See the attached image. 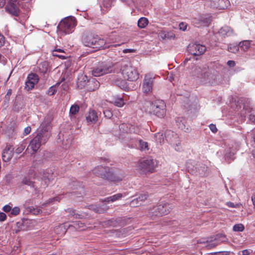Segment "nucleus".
I'll list each match as a JSON object with an SVG mask.
<instances>
[{"instance_id":"1","label":"nucleus","mask_w":255,"mask_h":255,"mask_svg":"<svg viewBox=\"0 0 255 255\" xmlns=\"http://www.w3.org/2000/svg\"><path fill=\"white\" fill-rule=\"evenodd\" d=\"M50 119L45 117L37 129L35 136L31 140L27 150H31L30 154H34L40 147L44 144L50 136Z\"/></svg>"},{"instance_id":"2","label":"nucleus","mask_w":255,"mask_h":255,"mask_svg":"<svg viewBox=\"0 0 255 255\" xmlns=\"http://www.w3.org/2000/svg\"><path fill=\"white\" fill-rule=\"evenodd\" d=\"M51 179L52 175L51 174L44 172L42 175L34 181L31 180L27 176L24 177L21 180V183L30 186L33 189L32 191V194L38 196L42 193L43 189L48 186Z\"/></svg>"},{"instance_id":"3","label":"nucleus","mask_w":255,"mask_h":255,"mask_svg":"<svg viewBox=\"0 0 255 255\" xmlns=\"http://www.w3.org/2000/svg\"><path fill=\"white\" fill-rule=\"evenodd\" d=\"M192 74L193 76H196L203 84H216L218 83L220 79V75L217 71L205 66H195Z\"/></svg>"},{"instance_id":"4","label":"nucleus","mask_w":255,"mask_h":255,"mask_svg":"<svg viewBox=\"0 0 255 255\" xmlns=\"http://www.w3.org/2000/svg\"><path fill=\"white\" fill-rule=\"evenodd\" d=\"M82 42L86 46L98 49H105L111 46L104 39L90 33H86L83 36Z\"/></svg>"},{"instance_id":"5","label":"nucleus","mask_w":255,"mask_h":255,"mask_svg":"<svg viewBox=\"0 0 255 255\" xmlns=\"http://www.w3.org/2000/svg\"><path fill=\"white\" fill-rule=\"evenodd\" d=\"M166 108L165 102L158 99L147 103L145 111L150 115L162 118L166 115Z\"/></svg>"},{"instance_id":"6","label":"nucleus","mask_w":255,"mask_h":255,"mask_svg":"<svg viewBox=\"0 0 255 255\" xmlns=\"http://www.w3.org/2000/svg\"><path fill=\"white\" fill-rule=\"evenodd\" d=\"M76 25V20L74 17H67L60 21L57 26V29L60 32L65 35L72 33L74 31Z\"/></svg>"},{"instance_id":"7","label":"nucleus","mask_w":255,"mask_h":255,"mask_svg":"<svg viewBox=\"0 0 255 255\" xmlns=\"http://www.w3.org/2000/svg\"><path fill=\"white\" fill-rule=\"evenodd\" d=\"M155 165L156 161L153 159H142L138 162L136 169L144 174L152 173L154 170Z\"/></svg>"},{"instance_id":"8","label":"nucleus","mask_w":255,"mask_h":255,"mask_svg":"<svg viewBox=\"0 0 255 255\" xmlns=\"http://www.w3.org/2000/svg\"><path fill=\"white\" fill-rule=\"evenodd\" d=\"M172 209V206L167 203H161L153 207L149 213L152 216H163L169 213Z\"/></svg>"},{"instance_id":"9","label":"nucleus","mask_w":255,"mask_h":255,"mask_svg":"<svg viewBox=\"0 0 255 255\" xmlns=\"http://www.w3.org/2000/svg\"><path fill=\"white\" fill-rule=\"evenodd\" d=\"M113 65L107 63H102L92 70V75L95 77L101 76L112 72Z\"/></svg>"},{"instance_id":"10","label":"nucleus","mask_w":255,"mask_h":255,"mask_svg":"<svg viewBox=\"0 0 255 255\" xmlns=\"http://www.w3.org/2000/svg\"><path fill=\"white\" fill-rule=\"evenodd\" d=\"M122 74L125 79L130 81H134L138 78V73L132 67L126 66L122 70Z\"/></svg>"},{"instance_id":"11","label":"nucleus","mask_w":255,"mask_h":255,"mask_svg":"<svg viewBox=\"0 0 255 255\" xmlns=\"http://www.w3.org/2000/svg\"><path fill=\"white\" fill-rule=\"evenodd\" d=\"M154 82V77L150 75H146L142 83V91L144 93H149L151 92Z\"/></svg>"},{"instance_id":"12","label":"nucleus","mask_w":255,"mask_h":255,"mask_svg":"<svg viewBox=\"0 0 255 255\" xmlns=\"http://www.w3.org/2000/svg\"><path fill=\"white\" fill-rule=\"evenodd\" d=\"M188 51L193 55H200L203 54L206 51V47L200 44L194 43L189 44Z\"/></svg>"},{"instance_id":"13","label":"nucleus","mask_w":255,"mask_h":255,"mask_svg":"<svg viewBox=\"0 0 255 255\" xmlns=\"http://www.w3.org/2000/svg\"><path fill=\"white\" fill-rule=\"evenodd\" d=\"M93 171L96 176L107 180L110 173L111 169L108 167L98 166L95 167Z\"/></svg>"},{"instance_id":"14","label":"nucleus","mask_w":255,"mask_h":255,"mask_svg":"<svg viewBox=\"0 0 255 255\" xmlns=\"http://www.w3.org/2000/svg\"><path fill=\"white\" fill-rule=\"evenodd\" d=\"M38 80L37 75L33 73L29 74L25 82V89L27 91L32 89L34 85L38 82Z\"/></svg>"},{"instance_id":"15","label":"nucleus","mask_w":255,"mask_h":255,"mask_svg":"<svg viewBox=\"0 0 255 255\" xmlns=\"http://www.w3.org/2000/svg\"><path fill=\"white\" fill-rule=\"evenodd\" d=\"M239 145L237 143H234L232 145V147H229L226 149L225 158V160L230 162V161L234 160L235 158V154L238 150Z\"/></svg>"},{"instance_id":"16","label":"nucleus","mask_w":255,"mask_h":255,"mask_svg":"<svg viewBox=\"0 0 255 255\" xmlns=\"http://www.w3.org/2000/svg\"><path fill=\"white\" fill-rule=\"evenodd\" d=\"M5 10L14 16H18L19 13V9L16 3V1H11L7 3L5 7Z\"/></svg>"},{"instance_id":"17","label":"nucleus","mask_w":255,"mask_h":255,"mask_svg":"<svg viewBox=\"0 0 255 255\" xmlns=\"http://www.w3.org/2000/svg\"><path fill=\"white\" fill-rule=\"evenodd\" d=\"M211 6L220 9H225L230 5L229 0H210Z\"/></svg>"},{"instance_id":"18","label":"nucleus","mask_w":255,"mask_h":255,"mask_svg":"<svg viewBox=\"0 0 255 255\" xmlns=\"http://www.w3.org/2000/svg\"><path fill=\"white\" fill-rule=\"evenodd\" d=\"M123 178L124 174L121 173L120 172H114L112 170H111L110 173L109 174L107 180L114 182H118L122 181Z\"/></svg>"},{"instance_id":"19","label":"nucleus","mask_w":255,"mask_h":255,"mask_svg":"<svg viewBox=\"0 0 255 255\" xmlns=\"http://www.w3.org/2000/svg\"><path fill=\"white\" fill-rule=\"evenodd\" d=\"M219 35L223 38L232 36L234 34L233 29L230 26L225 25L221 27L219 31Z\"/></svg>"},{"instance_id":"20","label":"nucleus","mask_w":255,"mask_h":255,"mask_svg":"<svg viewBox=\"0 0 255 255\" xmlns=\"http://www.w3.org/2000/svg\"><path fill=\"white\" fill-rule=\"evenodd\" d=\"M62 136L63 139L62 140V144L63 147L67 149L69 148L72 144L73 141V136L68 133L63 134Z\"/></svg>"},{"instance_id":"21","label":"nucleus","mask_w":255,"mask_h":255,"mask_svg":"<svg viewBox=\"0 0 255 255\" xmlns=\"http://www.w3.org/2000/svg\"><path fill=\"white\" fill-rule=\"evenodd\" d=\"M13 156V148L11 146H6L3 150L2 157L4 162L8 161Z\"/></svg>"},{"instance_id":"22","label":"nucleus","mask_w":255,"mask_h":255,"mask_svg":"<svg viewBox=\"0 0 255 255\" xmlns=\"http://www.w3.org/2000/svg\"><path fill=\"white\" fill-rule=\"evenodd\" d=\"M165 137L166 140L171 144H177L178 136L177 134L172 131H167L165 133Z\"/></svg>"},{"instance_id":"23","label":"nucleus","mask_w":255,"mask_h":255,"mask_svg":"<svg viewBox=\"0 0 255 255\" xmlns=\"http://www.w3.org/2000/svg\"><path fill=\"white\" fill-rule=\"evenodd\" d=\"M242 114L244 117H248L249 120L255 123V111L252 109H246L245 107L243 109V112Z\"/></svg>"},{"instance_id":"24","label":"nucleus","mask_w":255,"mask_h":255,"mask_svg":"<svg viewBox=\"0 0 255 255\" xmlns=\"http://www.w3.org/2000/svg\"><path fill=\"white\" fill-rule=\"evenodd\" d=\"M87 82H89V81L86 75L83 74H80L78 75L77 82L78 88L82 89L87 85Z\"/></svg>"},{"instance_id":"25","label":"nucleus","mask_w":255,"mask_h":255,"mask_svg":"<svg viewBox=\"0 0 255 255\" xmlns=\"http://www.w3.org/2000/svg\"><path fill=\"white\" fill-rule=\"evenodd\" d=\"M86 120L88 123H96L98 120L97 113L94 110H90L86 116Z\"/></svg>"},{"instance_id":"26","label":"nucleus","mask_w":255,"mask_h":255,"mask_svg":"<svg viewBox=\"0 0 255 255\" xmlns=\"http://www.w3.org/2000/svg\"><path fill=\"white\" fill-rule=\"evenodd\" d=\"M239 48L245 52L248 51L251 47V41L244 40L239 43Z\"/></svg>"},{"instance_id":"27","label":"nucleus","mask_w":255,"mask_h":255,"mask_svg":"<svg viewBox=\"0 0 255 255\" xmlns=\"http://www.w3.org/2000/svg\"><path fill=\"white\" fill-rule=\"evenodd\" d=\"M88 90L90 91H95L99 88L100 83L95 79L89 81Z\"/></svg>"},{"instance_id":"28","label":"nucleus","mask_w":255,"mask_h":255,"mask_svg":"<svg viewBox=\"0 0 255 255\" xmlns=\"http://www.w3.org/2000/svg\"><path fill=\"white\" fill-rule=\"evenodd\" d=\"M195 24L198 25L197 26H207L208 24V21L207 19H204L202 17H199V18H195L194 20Z\"/></svg>"},{"instance_id":"29","label":"nucleus","mask_w":255,"mask_h":255,"mask_svg":"<svg viewBox=\"0 0 255 255\" xmlns=\"http://www.w3.org/2000/svg\"><path fill=\"white\" fill-rule=\"evenodd\" d=\"M38 67L40 72L45 74L48 71L49 65L47 62L44 61L40 63Z\"/></svg>"},{"instance_id":"30","label":"nucleus","mask_w":255,"mask_h":255,"mask_svg":"<svg viewBox=\"0 0 255 255\" xmlns=\"http://www.w3.org/2000/svg\"><path fill=\"white\" fill-rule=\"evenodd\" d=\"M184 120H182L181 118H178L176 120L177 125L178 126V128H180L181 130H184L185 132H187L189 130L188 128H186L185 125L183 122Z\"/></svg>"},{"instance_id":"31","label":"nucleus","mask_w":255,"mask_h":255,"mask_svg":"<svg viewBox=\"0 0 255 255\" xmlns=\"http://www.w3.org/2000/svg\"><path fill=\"white\" fill-rule=\"evenodd\" d=\"M71 226L74 227L75 229L79 230H84L85 227L84 224L79 221L73 222Z\"/></svg>"},{"instance_id":"32","label":"nucleus","mask_w":255,"mask_h":255,"mask_svg":"<svg viewBox=\"0 0 255 255\" xmlns=\"http://www.w3.org/2000/svg\"><path fill=\"white\" fill-rule=\"evenodd\" d=\"M114 84L118 86V87L123 88L125 87V82L121 78H117L113 80Z\"/></svg>"},{"instance_id":"33","label":"nucleus","mask_w":255,"mask_h":255,"mask_svg":"<svg viewBox=\"0 0 255 255\" xmlns=\"http://www.w3.org/2000/svg\"><path fill=\"white\" fill-rule=\"evenodd\" d=\"M148 24V20L145 17H141L138 21L137 24L139 27L143 28Z\"/></svg>"},{"instance_id":"34","label":"nucleus","mask_w":255,"mask_h":255,"mask_svg":"<svg viewBox=\"0 0 255 255\" xmlns=\"http://www.w3.org/2000/svg\"><path fill=\"white\" fill-rule=\"evenodd\" d=\"M239 45H235V44H230L228 46V50L232 53H236L239 50Z\"/></svg>"},{"instance_id":"35","label":"nucleus","mask_w":255,"mask_h":255,"mask_svg":"<svg viewBox=\"0 0 255 255\" xmlns=\"http://www.w3.org/2000/svg\"><path fill=\"white\" fill-rule=\"evenodd\" d=\"M155 140L157 142L161 144L164 141V136L162 133H156L154 135Z\"/></svg>"},{"instance_id":"36","label":"nucleus","mask_w":255,"mask_h":255,"mask_svg":"<svg viewBox=\"0 0 255 255\" xmlns=\"http://www.w3.org/2000/svg\"><path fill=\"white\" fill-rule=\"evenodd\" d=\"M113 103L116 106L118 107H122L125 104L124 100L122 98H116L115 99V100L113 101Z\"/></svg>"},{"instance_id":"37","label":"nucleus","mask_w":255,"mask_h":255,"mask_svg":"<svg viewBox=\"0 0 255 255\" xmlns=\"http://www.w3.org/2000/svg\"><path fill=\"white\" fill-rule=\"evenodd\" d=\"M89 207H90V209L91 210L94 211L96 213H102L104 212V211H105V210L103 209H102L101 207L98 206L97 205H92L90 206Z\"/></svg>"},{"instance_id":"38","label":"nucleus","mask_w":255,"mask_h":255,"mask_svg":"<svg viewBox=\"0 0 255 255\" xmlns=\"http://www.w3.org/2000/svg\"><path fill=\"white\" fill-rule=\"evenodd\" d=\"M12 94V90L11 89H9L8 91L7 92L5 96L4 99V105L6 107H7L8 102L10 100V97Z\"/></svg>"},{"instance_id":"39","label":"nucleus","mask_w":255,"mask_h":255,"mask_svg":"<svg viewBox=\"0 0 255 255\" xmlns=\"http://www.w3.org/2000/svg\"><path fill=\"white\" fill-rule=\"evenodd\" d=\"M139 148L141 150H148V143L141 140L138 141Z\"/></svg>"},{"instance_id":"40","label":"nucleus","mask_w":255,"mask_h":255,"mask_svg":"<svg viewBox=\"0 0 255 255\" xmlns=\"http://www.w3.org/2000/svg\"><path fill=\"white\" fill-rule=\"evenodd\" d=\"M79 110V107L77 105H72L70 109V114L71 115H76Z\"/></svg>"},{"instance_id":"41","label":"nucleus","mask_w":255,"mask_h":255,"mask_svg":"<svg viewBox=\"0 0 255 255\" xmlns=\"http://www.w3.org/2000/svg\"><path fill=\"white\" fill-rule=\"evenodd\" d=\"M244 230V226L242 224H236L233 227V230L235 232H242Z\"/></svg>"},{"instance_id":"42","label":"nucleus","mask_w":255,"mask_h":255,"mask_svg":"<svg viewBox=\"0 0 255 255\" xmlns=\"http://www.w3.org/2000/svg\"><path fill=\"white\" fill-rule=\"evenodd\" d=\"M141 204L138 200V198L133 199L129 203V205L131 207H137Z\"/></svg>"},{"instance_id":"43","label":"nucleus","mask_w":255,"mask_h":255,"mask_svg":"<svg viewBox=\"0 0 255 255\" xmlns=\"http://www.w3.org/2000/svg\"><path fill=\"white\" fill-rule=\"evenodd\" d=\"M104 7L108 9L112 7L113 4L112 0H104L102 3Z\"/></svg>"},{"instance_id":"44","label":"nucleus","mask_w":255,"mask_h":255,"mask_svg":"<svg viewBox=\"0 0 255 255\" xmlns=\"http://www.w3.org/2000/svg\"><path fill=\"white\" fill-rule=\"evenodd\" d=\"M123 197V195L121 193H118L115 195H114L112 196H110V199L111 202H113L118 200H119L121 198Z\"/></svg>"},{"instance_id":"45","label":"nucleus","mask_w":255,"mask_h":255,"mask_svg":"<svg viewBox=\"0 0 255 255\" xmlns=\"http://www.w3.org/2000/svg\"><path fill=\"white\" fill-rule=\"evenodd\" d=\"M159 36L162 38V39H165V38H171V37H173V38L175 37V35H169V33H166L165 32H161V33H159Z\"/></svg>"},{"instance_id":"46","label":"nucleus","mask_w":255,"mask_h":255,"mask_svg":"<svg viewBox=\"0 0 255 255\" xmlns=\"http://www.w3.org/2000/svg\"><path fill=\"white\" fill-rule=\"evenodd\" d=\"M20 212V208L18 207H14L10 211V214L12 216H16Z\"/></svg>"},{"instance_id":"47","label":"nucleus","mask_w":255,"mask_h":255,"mask_svg":"<svg viewBox=\"0 0 255 255\" xmlns=\"http://www.w3.org/2000/svg\"><path fill=\"white\" fill-rule=\"evenodd\" d=\"M207 167L205 165H203V166L201 167V169L198 168L199 174L201 176L205 175V171L207 170Z\"/></svg>"},{"instance_id":"48","label":"nucleus","mask_w":255,"mask_h":255,"mask_svg":"<svg viewBox=\"0 0 255 255\" xmlns=\"http://www.w3.org/2000/svg\"><path fill=\"white\" fill-rule=\"evenodd\" d=\"M148 196L147 194L143 193V194H140L138 196V199L141 204L143 201H144L145 200L147 199V198H148Z\"/></svg>"},{"instance_id":"49","label":"nucleus","mask_w":255,"mask_h":255,"mask_svg":"<svg viewBox=\"0 0 255 255\" xmlns=\"http://www.w3.org/2000/svg\"><path fill=\"white\" fill-rule=\"evenodd\" d=\"M31 212L34 215H38L42 212V210L39 208H33L30 209Z\"/></svg>"},{"instance_id":"50","label":"nucleus","mask_w":255,"mask_h":255,"mask_svg":"<svg viewBox=\"0 0 255 255\" xmlns=\"http://www.w3.org/2000/svg\"><path fill=\"white\" fill-rule=\"evenodd\" d=\"M56 90L55 89V87L51 86L48 89V90L47 91V94L50 96H52V95H54L56 93Z\"/></svg>"},{"instance_id":"51","label":"nucleus","mask_w":255,"mask_h":255,"mask_svg":"<svg viewBox=\"0 0 255 255\" xmlns=\"http://www.w3.org/2000/svg\"><path fill=\"white\" fill-rule=\"evenodd\" d=\"M103 113L105 115V116L109 119H110L113 116V114H112V113L111 112V111L108 109L104 110Z\"/></svg>"},{"instance_id":"52","label":"nucleus","mask_w":255,"mask_h":255,"mask_svg":"<svg viewBox=\"0 0 255 255\" xmlns=\"http://www.w3.org/2000/svg\"><path fill=\"white\" fill-rule=\"evenodd\" d=\"M2 210L4 212L7 213L10 212L11 210V207L8 205H6L3 207Z\"/></svg>"},{"instance_id":"53","label":"nucleus","mask_w":255,"mask_h":255,"mask_svg":"<svg viewBox=\"0 0 255 255\" xmlns=\"http://www.w3.org/2000/svg\"><path fill=\"white\" fill-rule=\"evenodd\" d=\"M31 129V128L30 127L28 126V127H26L24 128V131H23V135H26L28 134L30 132Z\"/></svg>"},{"instance_id":"54","label":"nucleus","mask_w":255,"mask_h":255,"mask_svg":"<svg viewBox=\"0 0 255 255\" xmlns=\"http://www.w3.org/2000/svg\"><path fill=\"white\" fill-rule=\"evenodd\" d=\"M179 27L180 29L182 30L183 31H184L186 29L187 24L183 22H181L179 24Z\"/></svg>"},{"instance_id":"55","label":"nucleus","mask_w":255,"mask_h":255,"mask_svg":"<svg viewBox=\"0 0 255 255\" xmlns=\"http://www.w3.org/2000/svg\"><path fill=\"white\" fill-rule=\"evenodd\" d=\"M5 42V38L3 35L0 33V47L3 46Z\"/></svg>"},{"instance_id":"56","label":"nucleus","mask_w":255,"mask_h":255,"mask_svg":"<svg viewBox=\"0 0 255 255\" xmlns=\"http://www.w3.org/2000/svg\"><path fill=\"white\" fill-rule=\"evenodd\" d=\"M209 128H210V130L214 133H215L217 132V128L216 127V126L214 124H211L210 126H209Z\"/></svg>"},{"instance_id":"57","label":"nucleus","mask_w":255,"mask_h":255,"mask_svg":"<svg viewBox=\"0 0 255 255\" xmlns=\"http://www.w3.org/2000/svg\"><path fill=\"white\" fill-rule=\"evenodd\" d=\"M6 216L3 212L0 213V221H4L6 219Z\"/></svg>"},{"instance_id":"58","label":"nucleus","mask_w":255,"mask_h":255,"mask_svg":"<svg viewBox=\"0 0 255 255\" xmlns=\"http://www.w3.org/2000/svg\"><path fill=\"white\" fill-rule=\"evenodd\" d=\"M67 211L71 214V216H76L75 217L77 218V216H78V215H76L75 214V211L72 209H67Z\"/></svg>"},{"instance_id":"59","label":"nucleus","mask_w":255,"mask_h":255,"mask_svg":"<svg viewBox=\"0 0 255 255\" xmlns=\"http://www.w3.org/2000/svg\"><path fill=\"white\" fill-rule=\"evenodd\" d=\"M235 62L233 60H229L227 62V65L230 67H233L235 66Z\"/></svg>"},{"instance_id":"60","label":"nucleus","mask_w":255,"mask_h":255,"mask_svg":"<svg viewBox=\"0 0 255 255\" xmlns=\"http://www.w3.org/2000/svg\"><path fill=\"white\" fill-rule=\"evenodd\" d=\"M53 55L54 56H56V57H58L62 59H65L66 58V57L65 56H64L63 55H61V54H57L56 53H53Z\"/></svg>"},{"instance_id":"61","label":"nucleus","mask_w":255,"mask_h":255,"mask_svg":"<svg viewBox=\"0 0 255 255\" xmlns=\"http://www.w3.org/2000/svg\"><path fill=\"white\" fill-rule=\"evenodd\" d=\"M24 148V147L22 145H21L20 147H18L16 149V152L17 153H19L23 150Z\"/></svg>"},{"instance_id":"62","label":"nucleus","mask_w":255,"mask_h":255,"mask_svg":"<svg viewBox=\"0 0 255 255\" xmlns=\"http://www.w3.org/2000/svg\"><path fill=\"white\" fill-rule=\"evenodd\" d=\"M121 1H122L124 3H125L127 4L130 5L131 3H132V0H120Z\"/></svg>"},{"instance_id":"63","label":"nucleus","mask_w":255,"mask_h":255,"mask_svg":"<svg viewBox=\"0 0 255 255\" xmlns=\"http://www.w3.org/2000/svg\"><path fill=\"white\" fill-rule=\"evenodd\" d=\"M134 51V50L132 49H125L123 50V53H127L128 52H133Z\"/></svg>"},{"instance_id":"64","label":"nucleus","mask_w":255,"mask_h":255,"mask_svg":"<svg viewBox=\"0 0 255 255\" xmlns=\"http://www.w3.org/2000/svg\"><path fill=\"white\" fill-rule=\"evenodd\" d=\"M215 254H218L219 255H228L229 252L226 251L219 252L218 253H215Z\"/></svg>"}]
</instances>
